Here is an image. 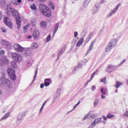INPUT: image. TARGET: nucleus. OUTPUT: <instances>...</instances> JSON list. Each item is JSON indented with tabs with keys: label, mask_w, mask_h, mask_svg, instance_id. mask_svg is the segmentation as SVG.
Masks as SVG:
<instances>
[{
	"label": "nucleus",
	"mask_w": 128,
	"mask_h": 128,
	"mask_svg": "<svg viewBox=\"0 0 128 128\" xmlns=\"http://www.w3.org/2000/svg\"><path fill=\"white\" fill-rule=\"evenodd\" d=\"M10 112H7L6 114H5L4 116L2 117V118H1V120H6V118H8L10 116Z\"/></svg>",
	"instance_id": "nucleus-16"
},
{
	"label": "nucleus",
	"mask_w": 128,
	"mask_h": 128,
	"mask_svg": "<svg viewBox=\"0 0 128 128\" xmlns=\"http://www.w3.org/2000/svg\"><path fill=\"white\" fill-rule=\"evenodd\" d=\"M93 126H96V120L94 121V123H92L90 126L89 128H93Z\"/></svg>",
	"instance_id": "nucleus-29"
},
{
	"label": "nucleus",
	"mask_w": 128,
	"mask_h": 128,
	"mask_svg": "<svg viewBox=\"0 0 128 128\" xmlns=\"http://www.w3.org/2000/svg\"><path fill=\"white\" fill-rule=\"evenodd\" d=\"M2 90H0V94H2Z\"/></svg>",
	"instance_id": "nucleus-50"
},
{
	"label": "nucleus",
	"mask_w": 128,
	"mask_h": 128,
	"mask_svg": "<svg viewBox=\"0 0 128 128\" xmlns=\"http://www.w3.org/2000/svg\"><path fill=\"white\" fill-rule=\"evenodd\" d=\"M4 50H2L0 51V56H4Z\"/></svg>",
	"instance_id": "nucleus-33"
},
{
	"label": "nucleus",
	"mask_w": 128,
	"mask_h": 128,
	"mask_svg": "<svg viewBox=\"0 0 128 128\" xmlns=\"http://www.w3.org/2000/svg\"><path fill=\"white\" fill-rule=\"evenodd\" d=\"M0 44L2 46H6L7 48H8L12 47V44L4 40H2L0 42Z\"/></svg>",
	"instance_id": "nucleus-8"
},
{
	"label": "nucleus",
	"mask_w": 128,
	"mask_h": 128,
	"mask_svg": "<svg viewBox=\"0 0 128 128\" xmlns=\"http://www.w3.org/2000/svg\"><path fill=\"white\" fill-rule=\"evenodd\" d=\"M50 38H52V36H50V35H48L47 38H46V42H50Z\"/></svg>",
	"instance_id": "nucleus-28"
},
{
	"label": "nucleus",
	"mask_w": 128,
	"mask_h": 128,
	"mask_svg": "<svg viewBox=\"0 0 128 128\" xmlns=\"http://www.w3.org/2000/svg\"><path fill=\"white\" fill-rule=\"evenodd\" d=\"M2 18V12H0V20Z\"/></svg>",
	"instance_id": "nucleus-41"
},
{
	"label": "nucleus",
	"mask_w": 128,
	"mask_h": 128,
	"mask_svg": "<svg viewBox=\"0 0 128 128\" xmlns=\"http://www.w3.org/2000/svg\"><path fill=\"white\" fill-rule=\"evenodd\" d=\"M112 48V47L110 46L109 45V46L106 48V52H109L110 50Z\"/></svg>",
	"instance_id": "nucleus-25"
},
{
	"label": "nucleus",
	"mask_w": 128,
	"mask_h": 128,
	"mask_svg": "<svg viewBox=\"0 0 128 128\" xmlns=\"http://www.w3.org/2000/svg\"><path fill=\"white\" fill-rule=\"evenodd\" d=\"M105 96L104 95H102V99H104Z\"/></svg>",
	"instance_id": "nucleus-45"
},
{
	"label": "nucleus",
	"mask_w": 128,
	"mask_h": 128,
	"mask_svg": "<svg viewBox=\"0 0 128 128\" xmlns=\"http://www.w3.org/2000/svg\"><path fill=\"white\" fill-rule=\"evenodd\" d=\"M90 0H85L84 4H90Z\"/></svg>",
	"instance_id": "nucleus-30"
},
{
	"label": "nucleus",
	"mask_w": 128,
	"mask_h": 128,
	"mask_svg": "<svg viewBox=\"0 0 128 128\" xmlns=\"http://www.w3.org/2000/svg\"><path fill=\"white\" fill-rule=\"evenodd\" d=\"M50 82H52L51 78H46L44 80V84L45 86H50Z\"/></svg>",
	"instance_id": "nucleus-11"
},
{
	"label": "nucleus",
	"mask_w": 128,
	"mask_h": 128,
	"mask_svg": "<svg viewBox=\"0 0 128 128\" xmlns=\"http://www.w3.org/2000/svg\"><path fill=\"white\" fill-rule=\"evenodd\" d=\"M44 83L41 84L40 85V88H44Z\"/></svg>",
	"instance_id": "nucleus-40"
},
{
	"label": "nucleus",
	"mask_w": 128,
	"mask_h": 128,
	"mask_svg": "<svg viewBox=\"0 0 128 128\" xmlns=\"http://www.w3.org/2000/svg\"><path fill=\"white\" fill-rule=\"evenodd\" d=\"M88 118V115H86L82 118L83 120H86Z\"/></svg>",
	"instance_id": "nucleus-38"
},
{
	"label": "nucleus",
	"mask_w": 128,
	"mask_h": 128,
	"mask_svg": "<svg viewBox=\"0 0 128 128\" xmlns=\"http://www.w3.org/2000/svg\"><path fill=\"white\" fill-rule=\"evenodd\" d=\"M38 74V70H36V74Z\"/></svg>",
	"instance_id": "nucleus-51"
},
{
	"label": "nucleus",
	"mask_w": 128,
	"mask_h": 128,
	"mask_svg": "<svg viewBox=\"0 0 128 128\" xmlns=\"http://www.w3.org/2000/svg\"><path fill=\"white\" fill-rule=\"evenodd\" d=\"M124 116L128 117V110H126V113L124 114Z\"/></svg>",
	"instance_id": "nucleus-34"
},
{
	"label": "nucleus",
	"mask_w": 128,
	"mask_h": 128,
	"mask_svg": "<svg viewBox=\"0 0 128 128\" xmlns=\"http://www.w3.org/2000/svg\"><path fill=\"white\" fill-rule=\"evenodd\" d=\"M12 58L13 60L16 62H20L22 60V56L18 53H12Z\"/></svg>",
	"instance_id": "nucleus-4"
},
{
	"label": "nucleus",
	"mask_w": 128,
	"mask_h": 128,
	"mask_svg": "<svg viewBox=\"0 0 128 128\" xmlns=\"http://www.w3.org/2000/svg\"><path fill=\"white\" fill-rule=\"evenodd\" d=\"M16 2H18V0H16Z\"/></svg>",
	"instance_id": "nucleus-56"
},
{
	"label": "nucleus",
	"mask_w": 128,
	"mask_h": 128,
	"mask_svg": "<svg viewBox=\"0 0 128 128\" xmlns=\"http://www.w3.org/2000/svg\"><path fill=\"white\" fill-rule=\"evenodd\" d=\"M29 0V2H34V0Z\"/></svg>",
	"instance_id": "nucleus-49"
},
{
	"label": "nucleus",
	"mask_w": 128,
	"mask_h": 128,
	"mask_svg": "<svg viewBox=\"0 0 128 128\" xmlns=\"http://www.w3.org/2000/svg\"><path fill=\"white\" fill-rule=\"evenodd\" d=\"M103 118L104 120H107V118L106 116H104Z\"/></svg>",
	"instance_id": "nucleus-44"
},
{
	"label": "nucleus",
	"mask_w": 128,
	"mask_h": 128,
	"mask_svg": "<svg viewBox=\"0 0 128 128\" xmlns=\"http://www.w3.org/2000/svg\"><path fill=\"white\" fill-rule=\"evenodd\" d=\"M32 54V52L30 50H26L25 51L24 55L26 56H30V54Z\"/></svg>",
	"instance_id": "nucleus-19"
},
{
	"label": "nucleus",
	"mask_w": 128,
	"mask_h": 128,
	"mask_svg": "<svg viewBox=\"0 0 128 128\" xmlns=\"http://www.w3.org/2000/svg\"><path fill=\"white\" fill-rule=\"evenodd\" d=\"M112 68V66H108V68Z\"/></svg>",
	"instance_id": "nucleus-48"
},
{
	"label": "nucleus",
	"mask_w": 128,
	"mask_h": 128,
	"mask_svg": "<svg viewBox=\"0 0 128 128\" xmlns=\"http://www.w3.org/2000/svg\"><path fill=\"white\" fill-rule=\"evenodd\" d=\"M100 122H102V118H98L96 123Z\"/></svg>",
	"instance_id": "nucleus-36"
},
{
	"label": "nucleus",
	"mask_w": 128,
	"mask_h": 128,
	"mask_svg": "<svg viewBox=\"0 0 128 128\" xmlns=\"http://www.w3.org/2000/svg\"><path fill=\"white\" fill-rule=\"evenodd\" d=\"M4 20L5 24H6L10 28H12V22L8 18L4 17Z\"/></svg>",
	"instance_id": "nucleus-5"
},
{
	"label": "nucleus",
	"mask_w": 128,
	"mask_h": 128,
	"mask_svg": "<svg viewBox=\"0 0 128 128\" xmlns=\"http://www.w3.org/2000/svg\"><path fill=\"white\" fill-rule=\"evenodd\" d=\"M30 8L32 10H36V5L35 4H33L30 6Z\"/></svg>",
	"instance_id": "nucleus-21"
},
{
	"label": "nucleus",
	"mask_w": 128,
	"mask_h": 128,
	"mask_svg": "<svg viewBox=\"0 0 128 128\" xmlns=\"http://www.w3.org/2000/svg\"><path fill=\"white\" fill-rule=\"evenodd\" d=\"M83 42H84V38H81L79 40L78 42L76 43V46H80L82 44Z\"/></svg>",
	"instance_id": "nucleus-13"
},
{
	"label": "nucleus",
	"mask_w": 128,
	"mask_h": 128,
	"mask_svg": "<svg viewBox=\"0 0 128 128\" xmlns=\"http://www.w3.org/2000/svg\"><path fill=\"white\" fill-rule=\"evenodd\" d=\"M46 104V101H45L44 103L43 104L41 108L40 109V112H42V110H44V105Z\"/></svg>",
	"instance_id": "nucleus-26"
},
{
	"label": "nucleus",
	"mask_w": 128,
	"mask_h": 128,
	"mask_svg": "<svg viewBox=\"0 0 128 128\" xmlns=\"http://www.w3.org/2000/svg\"><path fill=\"white\" fill-rule=\"evenodd\" d=\"M117 42L118 41L116 39H112V40L110 42L109 46H110L112 48H114L116 46Z\"/></svg>",
	"instance_id": "nucleus-10"
},
{
	"label": "nucleus",
	"mask_w": 128,
	"mask_h": 128,
	"mask_svg": "<svg viewBox=\"0 0 128 128\" xmlns=\"http://www.w3.org/2000/svg\"><path fill=\"white\" fill-rule=\"evenodd\" d=\"M48 6H49L50 8H51L52 10H54V8H55L54 4H52V2H49V3H48Z\"/></svg>",
	"instance_id": "nucleus-18"
},
{
	"label": "nucleus",
	"mask_w": 128,
	"mask_h": 128,
	"mask_svg": "<svg viewBox=\"0 0 128 128\" xmlns=\"http://www.w3.org/2000/svg\"><path fill=\"white\" fill-rule=\"evenodd\" d=\"M40 2H46V0H39Z\"/></svg>",
	"instance_id": "nucleus-42"
},
{
	"label": "nucleus",
	"mask_w": 128,
	"mask_h": 128,
	"mask_svg": "<svg viewBox=\"0 0 128 128\" xmlns=\"http://www.w3.org/2000/svg\"><path fill=\"white\" fill-rule=\"evenodd\" d=\"M106 77H104V78H102L101 80H100V82H104V84H106Z\"/></svg>",
	"instance_id": "nucleus-27"
},
{
	"label": "nucleus",
	"mask_w": 128,
	"mask_h": 128,
	"mask_svg": "<svg viewBox=\"0 0 128 128\" xmlns=\"http://www.w3.org/2000/svg\"><path fill=\"white\" fill-rule=\"evenodd\" d=\"M127 83H128V81H127Z\"/></svg>",
	"instance_id": "nucleus-54"
},
{
	"label": "nucleus",
	"mask_w": 128,
	"mask_h": 128,
	"mask_svg": "<svg viewBox=\"0 0 128 128\" xmlns=\"http://www.w3.org/2000/svg\"><path fill=\"white\" fill-rule=\"evenodd\" d=\"M40 26L41 28H46V22L42 21L40 23Z\"/></svg>",
	"instance_id": "nucleus-15"
},
{
	"label": "nucleus",
	"mask_w": 128,
	"mask_h": 128,
	"mask_svg": "<svg viewBox=\"0 0 128 128\" xmlns=\"http://www.w3.org/2000/svg\"><path fill=\"white\" fill-rule=\"evenodd\" d=\"M100 92L104 95H105L106 94V91L104 90V88H101Z\"/></svg>",
	"instance_id": "nucleus-31"
},
{
	"label": "nucleus",
	"mask_w": 128,
	"mask_h": 128,
	"mask_svg": "<svg viewBox=\"0 0 128 128\" xmlns=\"http://www.w3.org/2000/svg\"><path fill=\"white\" fill-rule=\"evenodd\" d=\"M32 38V36H28V40H30V38Z\"/></svg>",
	"instance_id": "nucleus-47"
},
{
	"label": "nucleus",
	"mask_w": 128,
	"mask_h": 128,
	"mask_svg": "<svg viewBox=\"0 0 128 128\" xmlns=\"http://www.w3.org/2000/svg\"><path fill=\"white\" fill-rule=\"evenodd\" d=\"M7 72L8 74V76H9L10 78L12 80H16V73L14 72V71L12 69V68H8L7 70Z\"/></svg>",
	"instance_id": "nucleus-3"
},
{
	"label": "nucleus",
	"mask_w": 128,
	"mask_h": 128,
	"mask_svg": "<svg viewBox=\"0 0 128 128\" xmlns=\"http://www.w3.org/2000/svg\"><path fill=\"white\" fill-rule=\"evenodd\" d=\"M120 86H122V84L120 82L118 81L116 83V88H118Z\"/></svg>",
	"instance_id": "nucleus-23"
},
{
	"label": "nucleus",
	"mask_w": 128,
	"mask_h": 128,
	"mask_svg": "<svg viewBox=\"0 0 128 128\" xmlns=\"http://www.w3.org/2000/svg\"><path fill=\"white\" fill-rule=\"evenodd\" d=\"M38 46V45L36 42L33 43L32 45V48L34 49L37 48Z\"/></svg>",
	"instance_id": "nucleus-22"
},
{
	"label": "nucleus",
	"mask_w": 128,
	"mask_h": 128,
	"mask_svg": "<svg viewBox=\"0 0 128 128\" xmlns=\"http://www.w3.org/2000/svg\"><path fill=\"white\" fill-rule=\"evenodd\" d=\"M59 25L60 24H58V23L56 24L55 28L54 29V32H53L54 34H55L56 32H58V29Z\"/></svg>",
	"instance_id": "nucleus-17"
},
{
	"label": "nucleus",
	"mask_w": 128,
	"mask_h": 128,
	"mask_svg": "<svg viewBox=\"0 0 128 128\" xmlns=\"http://www.w3.org/2000/svg\"><path fill=\"white\" fill-rule=\"evenodd\" d=\"M33 38L34 40H38L40 38V31L34 30L33 32Z\"/></svg>",
	"instance_id": "nucleus-9"
},
{
	"label": "nucleus",
	"mask_w": 128,
	"mask_h": 128,
	"mask_svg": "<svg viewBox=\"0 0 128 128\" xmlns=\"http://www.w3.org/2000/svg\"><path fill=\"white\" fill-rule=\"evenodd\" d=\"M114 117V115L110 114H108L107 116V118H112Z\"/></svg>",
	"instance_id": "nucleus-24"
},
{
	"label": "nucleus",
	"mask_w": 128,
	"mask_h": 128,
	"mask_svg": "<svg viewBox=\"0 0 128 128\" xmlns=\"http://www.w3.org/2000/svg\"><path fill=\"white\" fill-rule=\"evenodd\" d=\"M28 28V26H24V30H26V28Z\"/></svg>",
	"instance_id": "nucleus-46"
},
{
	"label": "nucleus",
	"mask_w": 128,
	"mask_h": 128,
	"mask_svg": "<svg viewBox=\"0 0 128 128\" xmlns=\"http://www.w3.org/2000/svg\"><path fill=\"white\" fill-rule=\"evenodd\" d=\"M96 102H95L94 103V106H96Z\"/></svg>",
	"instance_id": "nucleus-53"
},
{
	"label": "nucleus",
	"mask_w": 128,
	"mask_h": 128,
	"mask_svg": "<svg viewBox=\"0 0 128 128\" xmlns=\"http://www.w3.org/2000/svg\"><path fill=\"white\" fill-rule=\"evenodd\" d=\"M102 0V2L103 3L104 1V0Z\"/></svg>",
	"instance_id": "nucleus-52"
},
{
	"label": "nucleus",
	"mask_w": 128,
	"mask_h": 128,
	"mask_svg": "<svg viewBox=\"0 0 128 128\" xmlns=\"http://www.w3.org/2000/svg\"><path fill=\"white\" fill-rule=\"evenodd\" d=\"M94 42H92L90 45V48L88 50V52H87L88 54L90 52V50H92V48H94Z\"/></svg>",
	"instance_id": "nucleus-14"
},
{
	"label": "nucleus",
	"mask_w": 128,
	"mask_h": 128,
	"mask_svg": "<svg viewBox=\"0 0 128 128\" xmlns=\"http://www.w3.org/2000/svg\"><path fill=\"white\" fill-rule=\"evenodd\" d=\"M121 6L120 4H118V6H116V8L114 10H113L112 12H111V14H114L116 11L117 10H118V8L120 7Z\"/></svg>",
	"instance_id": "nucleus-20"
},
{
	"label": "nucleus",
	"mask_w": 128,
	"mask_h": 128,
	"mask_svg": "<svg viewBox=\"0 0 128 128\" xmlns=\"http://www.w3.org/2000/svg\"><path fill=\"white\" fill-rule=\"evenodd\" d=\"M80 104V101H78V102L74 106V108H76V106H78Z\"/></svg>",
	"instance_id": "nucleus-32"
},
{
	"label": "nucleus",
	"mask_w": 128,
	"mask_h": 128,
	"mask_svg": "<svg viewBox=\"0 0 128 128\" xmlns=\"http://www.w3.org/2000/svg\"><path fill=\"white\" fill-rule=\"evenodd\" d=\"M14 48L15 50L18 52H22L24 50V48L19 44H15L14 45Z\"/></svg>",
	"instance_id": "nucleus-7"
},
{
	"label": "nucleus",
	"mask_w": 128,
	"mask_h": 128,
	"mask_svg": "<svg viewBox=\"0 0 128 128\" xmlns=\"http://www.w3.org/2000/svg\"><path fill=\"white\" fill-rule=\"evenodd\" d=\"M12 2L13 4H16V6H19V4H20L22 2V0H18V2H16V0H12Z\"/></svg>",
	"instance_id": "nucleus-12"
},
{
	"label": "nucleus",
	"mask_w": 128,
	"mask_h": 128,
	"mask_svg": "<svg viewBox=\"0 0 128 128\" xmlns=\"http://www.w3.org/2000/svg\"><path fill=\"white\" fill-rule=\"evenodd\" d=\"M39 10L43 16H47V18H50L52 16V10L47 6L44 4H40L39 6Z\"/></svg>",
	"instance_id": "nucleus-1"
},
{
	"label": "nucleus",
	"mask_w": 128,
	"mask_h": 128,
	"mask_svg": "<svg viewBox=\"0 0 128 128\" xmlns=\"http://www.w3.org/2000/svg\"><path fill=\"white\" fill-rule=\"evenodd\" d=\"M12 16L16 18L18 26V28H20L22 26V18L18 15V12L14 8H10Z\"/></svg>",
	"instance_id": "nucleus-2"
},
{
	"label": "nucleus",
	"mask_w": 128,
	"mask_h": 128,
	"mask_svg": "<svg viewBox=\"0 0 128 128\" xmlns=\"http://www.w3.org/2000/svg\"><path fill=\"white\" fill-rule=\"evenodd\" d=\"M92 90H96V86H93L92 88Z\"/></svg>",
	"instance_id": "nucleus-43"
},
{
	"label": "nucleus",
	"mask_w": 128,
	"mask_h": 128,
	"mask_svg": "<svg viewBox=\"0 0 128 128\" xmlns=\"http://www.w3.org/2000/svg\"><path fill=\"white\" fill-rule=\"evenodd\" d=\"M94 76H96V72H94L92 75H91V80H92L94 78Z\"/></svg>",
	"instance_id": "nucleus-35"
},
{
	"label": "nucleus",
	"mask_w": 128,
	"mask_h": 128,
	"mask_svg": "<svg viewBox=\"0 0 128 128\" xmlns=\"http://www.w3.org/2000/svg\"><path fill=\"white\" fill-rule=\"evenodd\" d=\"M78 32H74V38H76V36H78Z\"/></svg>",
	"instance_id": "nucleus-39"
},
{
	"label": "nucleus",
	"mask_w": 128,
	"mask_h": 128,
	"mask_svg": "<svg viewBox=\"0 0 128 128\" xmlns=\"http://www.w3.org/2000/svg\"><path fill=\"white\" fill-rule=\"evenodd\" d=\"M1 82L3 84H6L8 88H10V81L4 77L0 78Z\"/></svg>",
	"instance_id": "nucleus-6"
},
{
	"label": "nucleus",
	"mask_w": 128,
	"mask_h": 128,
	"mask_svg": "<svg viewBox=\"0 0 128 128\" xmlns=\"http://www.w3.org/2000/svg\"><path fill=\"white\" fill-rule=\"evenodd\" d=\"M1 30L2 32H6V28H4V27H2Z\"/></svg>",
	"instance_id": "nucleus-37"
},
{
	"label": "nucleus",
	"mask_w": 128,
	"mask_h": 128,
	"mask_svg": "<svg viewBox=\"0 0 128 128\" xmlns=\"http://www.w3.org/2000/svg\"><path fill=\"white\" fill-rule=\"evenodd\" d=\"M127 128H128V126H127Z\"/></svg>",
	"instance_id": "nucleus-55"
}]
</instances>
